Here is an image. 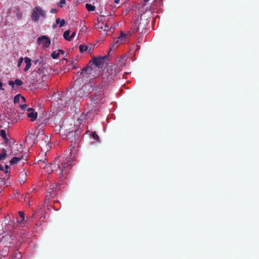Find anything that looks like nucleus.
<instances>
[{
  "instance_id": "obj_45",
  "label": "nucleus",
  "mask_w": 259,
  "mask_h": 259,
  "mask_svg": "<svg viewBox=\"0 0 259 259\" xmlns=\"http://www.w3.org/2000/svg\"><path fill=\"white\" fill-rule=\"evenodd\" d=\"M5 169H9V166L7 165H5Z\"/></svg>"
},
{
  "instance_id": "obj_37",
  "label": "nucleus",
  "mask_w": 259,
  "mask_h": 259,
  "mask_svg": "<svg viewBox=\"0 0 259 259\" xmlns=\"http://www.w3.org/2000/svg\"><path fill=\"white\" fill-rule=\"evenodd\" d=\"M59 54H63L64 53V51L62 50H59L57 52Z\"/></svg>"
},
{
  "instance_id": "obj_25",
  "label": "nucleus",
  "mask_w": 259,
  "mask_h": 259,
  "mask_svg": "<svg viewBox=\"0 0 259 259\" xmlns=\"http://www.w3.org/2000/svg\"><path fill=\"white\" fill-rule=\"evenodd\" d=\"M0 136H1L3 138H5V137L7 136L6 131L4 130H1L0 131Z\"/></svg>"
},
{
  "instance_id": "obj_22",
  "label": "nucleus",
  "mask_w": 259,
  "mask_h": 259,
  "mask_svg": "<svg viewBox=\"0 0 259 259\" xmlns=\"http://www.w3.org/2000/svg\"><path fill=\"white\" fill-rule=\"evenodd\" d=\"M20 97H21L20 94H18L15 96L14 99V101L15 103H18L19 102Z\"/></svg>"
},
{
  "instance_id": "obj_10",
  "label": "nucleus",
  "mask_w": 259,
  "mask_h": 259,
  "mask_svg": "<svg viewBox=\"0 0 259 259\" xmlns=\"http://www.w3.org/2000/svg\"><path fill=\"white\" fill-rule=\"evenodd\" d=\"M25 62L26 63V66L24 69V71H27L29 69L31 66V59L28 57H25L24 58Z\"/></svg>"
},
{
  "instance_id": "obj_46",
  "label": "nucleus",
  "mask_w": 259,
  "mask_h": 259,
  "mask_svg": "<svg viewBox=\"0 0 259 259\" xmlns=\"http://www.w3.org/2000/svg\"><path fill=\"white\" fill-rule=\"evenodd\" d=\"M53 28H55L57 27V24H54L53 26Z\"/></svg>"
},
{
  "instance_id": "obj_29",
  "label": "nucleus",
  "mask_w": 259,
  "mask_h": 259,
  "mask_svg": "<svg viewBox=\"0 0 259 259\" xmlns=\"http://www.w3.org/2000/svg\"><path fill=\"white\" fill-rule=\"evenodd\" d=\"M26 177V173L22 171H21L19 174V178L21 179V177H24V179H25V178Z\"/></svg>"
},
{
  "instance_id": "obj_32",
  "label": "nucleus",
  "mask_w": 259,
  "mask_h": 259,
  "mask_svg": "<svg viewBox=\"0 0 259 259\" xmlns=\"http://www.w3.org/2000/svg\"><path fill=\"white\" fill-rule=\"evenodd\" d=\"M23 61V58L22 57L20 58L18 62V67H19Z\"/></svg>"
},
{
  "instance_id": "obj_27",
  "label": "nucleus",
  "mask_w": 259,
  "mask_h": 259,
  "mask_svg": "<svg viewBox=\"0 0 259 259\" xmlns=\"http://www.w3.org/2000/svg\"><path fill=\"white\" fill-rule=\"evenodd\" d=\"M92 136L94 139L98 141L99 137L96 132L92 133Z\"/></svg>"
},
{
  "instance_id": "obj_43",
  "label": "nucleus",
  "mask_w": 259,
  "mask_h": 259,
  "mask_svg": "<svg viewBox=\"0 0 259 259\" xmlns=\"http://www.w3.org/2000/svg\"><path fill=\"white\" fill-rule=\"evenodd\" d=\"M114 3L117 4L119 3V0H114Z\"/></svg>"
},
{
  "instance_id": "obj_19",
  "label": "nucleus",
  "mask_w": 259,
  "mask_h": 259,
  "mask_svg": "<svg viewBox=\"0 0 259 259\" xmlns=\"http://www.w3.org/2000/svg\"><path fill=\"white\" fill-rule=\"evenodd\" d=\"M79 51L81 53H83V52L87 51V50L88 49V46H87L85 45H80L79 46Z\"/></svg>"
},
{
  "instance_id": "obj_41",
  "label": "nucleus",
  "mask_w": 259,
  "mask_h": 259,
  "mask_svg": "<svg viewBox=\"0 0 259 259\" xmlns=\"http://www.w3.org/2000/svg\"><path fill=\"white\" fill-rule=\"evenodd\" d=\"M84 117V115H81L80 118L79 119L80 120H82L83 118Z\"/></svg>"
},
{
  "instance_id": "obj_3",
  "label": "nucleus",
  "mask_w": 259,
  "mask_h": 259,
  "mask_svg": "<svg viewBox=\"0 0 259 259\" xmlns=\"http://www.w3.org/2000/svg\"><path fill=\"white\" fill-rule=\"evenodd\" d=\"M101 75L103 80L99 85V88L102 89L107 85L108 82L115 79L116 74L113 73V70L111 67L108 66L107 68H104Z\"/></svg>"
},
{
  "instance_id": "obj_42",
  "label": "nucleus",
  "mask_w": 259,
  "mask_h": 259,
  "mask_svg": "<svg viewBox=\"0 0 259 259\" xmlns=\"http://www.w3.org/2000/svg\"><path fill=\"white\" fill-rule=\"evenodd\" d=\"M20 98L23 100V101H24V102L26 101V99L23 96H21Z\"/></svg>"
},
{
  "instance_id": "obj_49",
  "label": "nucleus",
  "mask_w": 259,
  "mask_h": 259,
  "mask_svg": "<svg viewBox=\"0 0 259 259\" xmlns=\"http://www.w3.org/2000/svg\"><path fill=\"white\" fill-rule=\"evenodd\" d=\"M149 0H144V1L146 3V2H148Z\"/></svg>"
},
{
  "instance_id": "obj_16",
  "label": "nucleus",
  "mask_w": 259,
  "mask_h": 259,
  "mask_svg": "<svg viewBox=\"0 0 259 259\" xmlns=\"http://www.w3.org/2000/svg\"><path fill=\"white\" fill-rule=\"evenodd\" d=\"M85 8L89 12L94 11L95 10V7L94 6H92L91 4H85Z\"/></svg>"
},
{
  "instance_id": "obj_31",
  "label": "nucleus",
  "mask_w": 259,
  "mask_h": 259,
  "mask_svg": "<svg viewBox=\"0 0 259 259\" xmlns=\"http://www.w3.org/2000/svg\"><path fill=\"white\" fill-rule=\"evenodd\" d=\"M41 59H36L34 61H33V63L35 64V65H39L40 63H41Z\"/></svg>"
},
{
  "instance_id": "obj_17",
  "label": "nucleus",
  "mask_w": 259,
  "mask_h": 259,
  "mask_svg": "<svg viewBox=\"0 0 259 259\" xmlns=\"http://www.w3.org/2000/svg\"><path fill=\"white\" fill-rule=\"evenodd\" d=\"M70 32V31L69 30H66L64 32L63 37L65 38V39L70 41V38H69Z\"/></svg>"
},
{
  "instance_id": "obj_4",
  "label": "nucleus",
  "mask_w": 259,
  "mask_h": 259,
  "mask_svg": "<svg viewBox=\"0 0 259 259\" xmlns=\"http://www.w3.org/2000/svg\"><path fill=\"white\" fill-rule=\"evenodd\" d=\"M38 133L39 132H37L36 134V142L39 143V145L42 150H49L51 147L49 137L43 133L38 134Z\"/></svg>"
},
{
  "instance_id": "obj_48",
  "label": "nucleus",
  "mask_w": 259,
  "mask_h": 259,
  "mask_svg": "<svg viewBox=\"0 0 259 259\" xmlns=\"http://www.w3.org/2000/svg\"><path fill=\"white\" fill-rule=\"evenodd\" d=\"M36 213V212H34L32 215V216L31 217V218L33 217L34 216V215Z\"/></svg>"
},
{
  "instance_id": "obj_7",
  "label": "nucleus",
  "mask_w": 259,
  "mask_h": 259,
  "mask_svg": "<svg viewBox=\"0 0 259 259\" xmlns=\"http://www.w3.org/2000/svg\"><path fill=\"white\" fill-rule=\"evenodd\" d=\"M38 44H42L45 48H48L51 44V40L49 37L46 35L39 36L37 39Z\"/></svg>"
},
{
  "instance_id": "obj_8",
  "label": "nucleus",
  "mask_w": 259,
  "mask_h": 259,
  "mask_svg": "<svg viewBox=\"0 0 259 259\" xmlns=\"http://www.w3.org/2000/svg\"><path fill=\"white\" fill-rule=\"evenodd\" d=\"M91 100L93 101L94 103L98 104L101 103L104 98V94L102 92H99L98 93H96V95H91Z\"/></svg>"
},
{
  "instance_id": "obj_23",
  "label": "nucleus",
  "mask_w": 259,
  "mask_h": 259,
  "mask_svg": "<svg viewBox=\"0 0 259 259\" xmlns=\"http://www.w3.org/2000/svg\"><path fill=\"white\" fill-rule=\"evenodd\" d=\"M59 55H60L59 54V53L58 52H56V51L54 52L51 54V56L54 59L58 58Z\"/></svg>"
},
{
  "instance_id": "obj_50",
  "label": "nucleus",
  "mask_w": 259,
  "mask_h": 259,
  "mask_svg": "<svg viewBox=\"0 0 259 259\" xmlns=\"http://www.w3.org/2000/svg\"><path fill=\"white\" fill-rule=\"evenodd\" d=\"M40 124H41V123H40V120H39V123H38V125H40Z\"/></svg>"
},
{
  "instance_id": "obj_14",
  "label": "nucleus",
  "mask_w": 259,
  "mask_h": 259,
  "mask_svg": "<svg viewBox=\"0 0 259 259\" xmlns=\"http://www.w3.org/2000/svg\"><path fill=\"white\" fill-rule=\"evenodd\" d=\"M56 23L57 24H59V27H63L65 24V21L64 19L61 20L60 18H57L56 20Z\"/></svg>"
},
{
  "instance_id": "obj_13",
  "label": "nucleus",
  "mask_w": 259,
  "mask_h": 259,
  "mask_svg": "<svg viewBox=\"0 0 259 259\" xmlns=\"http://www.w3.org/2000/svg\"><path fill=\"white\" fill-rule=\"evenodd\" d=\"M22 159V157H14L10 161L11 164L13 165L18 163Z\"/></svg>"
},
{
  "instance_id": "obj_21",
  "label": "nucleus",
  "mask_w": 259,
  "mask_h": 259,
  "mask_svg": "<svg viewBox=\"0 0 259 259\" xmlns=\"http://www.w3.org/2000/svg\"><path fill=\"white\" fill-rule=\"evenodd\" d=\"M12 257L14 259V258H20L21 257V255L20 254L19 252H14L13 253L12 255Z\"/></svg>"
},
{
  "instance_id": "obj_35",
  "label": "nucleus",
  "mask_w": 259,
  "mask_h": 259,
  "mask_svg": "<svg viewBox=\"0 0 259 259\" xmlns=\"http://www.w3.org/2000/svg\"><path fill=\"white\" fill-rule=\"evenodd\" d=\"M75 34H76V32H73L71 34V36L69 37L70 41L71 40V39H72V38H73V37H75Z\"/></svg>"
},
{
  "instance_id": "obj_2",
  "label": "nucleus",
  "mask_w": 259,
  "mask_h": 259,
  "mask_svg": "<svg viewBox=\"0 0 259 259\" xmlns=\"http://www.w3.org/2000/svg\"><path fill=\"white\" fill-rule=\"evenodd\" d=\"M99 69L96 67L91 65L84 68L78 72V74L81 78L82 81L85 80V82L88 81V79L91 80L96 77L98 75Z\"/></svg>"
},
{
  "instance_id": "obj_9",
  "label": "nucleus",
  "mask_w": 259,
  "mask_h": 259,
  "mask_svg": "<svg viewBox=\"0 0 259 259\" xmlns=\"http://www.w3.org/2000/svg\"><path fill=\"white\" fill-rule=\"evenodd\" d=\"M28 111H30V112L28 113L27 116L29 118H31V120L32 121H34L37 118V113L33 112V109H32L31 108H29L28 109Z\"/></svg>"
},
{
  "instance_id": "obj_20",
  "label": "nucleus",
  "mask_w": 259,
  "mask_h": 259,
  "mask_svg": "<svg viewBox=\"0 0 259 259\" xmlns=\"http://www.w3.org/2000/svg\"><path fill=\"white\" fill-rule=\"evenodd\" d=\"M118 44H120V40L118 39V38L117 37L113 41V44L112 45V48H113V49L116 48L117 47Z\"/></svg>"
},
{
  "instance_id": "obj_34",
  "label": "nucleus",
  "mask_w": 259,
  "mask_h": 259,
  "mask_svg": "<svg viewBox=\"0 0 259 259\" xmlns=\"http://www.w3.org/2000/svg\"><path fill=\"white\" fill-rule=\"evenodd\" d=\"M8 83L10 85L12 86V87L13 88L15 84V82H14L12 80H10L9 81Z\"/></svg>"
},
{
  "instance_id": "obj_12",
  "label": "nucleus",
  "mask_w": 259,
  "mask_h": 259,
  "mask_svg": "<svg viewBox=\"0 0 259 259\" xmlns=\"http://www.w3.org/2000/svg\"><path fill=\"white\" fill-rule=\"evenodd\" d=\"M142 23L141 22H139L138 24V23H136V28L134 29V32H139L140 31V28H142V31H141V33H142L144 31V28L142 27Z\"/></svg>"
},
{
  "instance_id": "obj_6",
  "label": "nucleus",
  "mask_w": 259,
  "mask_h": 259,
  "mask_svg": "<svg viewBox=\"0 0 259 259\" xmlns=\"http://www.w3.org/2000/svg\"><path fill=\"white\" fill-rule=\"evenodd\" d=\"M107 58V56L97 58L94 57L90 61V63H91V65H92L99 69L100 67H103L105 60Z\"/></svg>"
},
{
  "instance_id": "obj_26",
  "label": "nucleus",
  "mask_w": 259,
  "mask_h": 259,
  "mask_svg": "<svg viewBox=\"0 0 259 259\" xmlns=\"http://www.w3.org/2000/svg\"><path fill=\"white\" fill-rule=\"evenodd\" d=\"M65 3V0H60L59 3L58 4V6L60 8H63V5H64Z\"/></svg>"
},
{
  "instance_id": "obj_1",
  "label": "nucleus",
  "mask_w": 259,
  "mask_h": 259,
  "mask_svg": "<svg viewBox=\"0 0 259 259\" xmlns=\"http://www.w3.org/2000/svg\"><path fill=\"white\" fill-rule=\"evenodd\" d=\"M64 158V157L59 156L56 157L52 163L46 164L44 166V168H47L48 171L50 170V172L52 171H58V175L60 178H63V177L67 175L68 170L70 168V164L67 161L66 162H61V160Z\"/></svg>"
},
{
  "instance_id": "obj_24",
  "label": "nucleus",
  "mask_w": 259,
  "mask_h": 259,
  "mask_svg": "<svg viewBox=\"0 0 259 259\" xmlns=\"http://www.w3.org/2000/svg\"><path fill=\"white\" fill-rule=\"evenodd\" d=\"M23 81L19 79H17L15 80V84L17 85L21 86L23 84Z\"/></svg>"
},
{
  "instance_id": "obj_36",
  "label": "nucleus",
  "mask_w": 259,
  "mask_h": 259,
  "mask_svg": "<svg viewBox=\"0 0 259 259\" xmlns=\"http://www.w3.org/2000/svg\"><path fill=\"white\" fill-rule=\"evenodd\" d=\"M4 141H5V143L6 144H8L10 142H9V140L7 138V137H5V138H3Z\"/></svg>"
},
{
  "instance_id": "obj_18",
  "label": "nucleus",
  "mask_w": 259,
  "mask_h": 259,
  "mask_svg": "<svg viewBox=\"0 0 259 259\" xmlns=\"http://www.w3.org/2000/svg\"><path fill=\"white\" fill-rule=\"evenodd\" d=\"M6 156H7V154H6V149L3 148L2 149V153L0 154V160H2L4 159L6 157Z\"/></svg>"
},
{
  "instance_id": "obj_40",
  "label": "nucleus",
  "mask_w": 259,
  "mask_h": 259,
  "mask_svg": "<svg viewBox=\"0 0 259 259\" xmlns=\"http://www.w3.org/2000/svg\"><path fill=\"white\" fill-rule=\"evenodd\" d=\"M2 86H3V83L2 82V81L0 80V89L1 90H4L3 88H2Z\"/></svg>"
},
{
  "instance_id": "obj_38",
  "label": "nucleus",
  "mask_w": 259,
  "mask_h": 259,
  "mask_svg": "<svg viewBox=\"0 0 259 259\" xmlns=\"http://www.w3.org/2000/svg\"><path fill=\"white\" fill-rule=\"evenodd\" d=\"M21 107L22 109H25L27 107V105L26 104L22 105L21 106Z\"/></svg>"
},
{
  "instance_id": "obj_30",
  "label": "nucleus",
  "mask_w": 259,
  "mask_h": 259,
  "mask_svg": "<svg viewBox=\"0 0 259 259\" xmlns=\"http://www.w3.org/2000/svg\"><path fill=\"white\" fill-rule=\"evenodd\" d=\"M19 214L20 217L22 218V220L21 221V222L22 221L24 220V213L23 211H20L19 212Z\"/></svg>"
},
{
  "instance_id": "obj_47",
  "label": "nucleus",
  "mask_w": 259,
  "mask_h": 259,
  "mask_svg": "<svg viewBox=\"0 0 259 259\" xmlns=\"http://www.w3.org/2000/svg\"><path fill=\"white\" fill-rule=\"evenodd\" d=\"M5 173H6V174H7V173H8V169H5Z\"/></svg>"
},
{
  "instance_id": "obj_33",
  "label": "nucleus",
  "mask_w": 259,
  "mask_h": 259,
  "mask_svg": "<svg viewBox=\"0 0 259 259\" xmlns=\"http://www.w3.org/2000/svg\"><path fill=\"white\" fill-rule=\"evenodd\" d=\"M58 10L56 9H52L50 11V12L53 14H55L58 12Z\"/></svg>"
},
{
  "instance_id": "obj_51",
  "label": "nucleus",
  "mask_w": 259,
  "mask_h": 259,
  "mask_svg": "<svg viewBox=\"0 0 259 259\" xmlns=\"http://www.w3.org/2000/svg\"><path fill=\"white\" fill-rule=\"evenodd\" d=\"M44 121H46V122H45V124H46L47 123V120L46 119H44Z\"/></svg>"
},
{
  "instance_id": "obj_28",
  "label": "nucleus",
  "mask_w": 259,
  "mask_h": 259,
  "mask_svg": "<svg viewBox=\"0 0 259 259\" xmlns=\"http://www.w3.org/2000/svg\"><path fill=\"white\" fill-rule=\"evenodd\" d=\"M104 27V31H108L110 30V27L107 24L104 23V25H103Z\"/></svg>"
},
{
  "instance_id": "obj_11",
  "label": "nucleus",
  "mask_w": 259,
  "mask_h": 259,
  "mask_svg": "<svg viewBox=\"0 0 259 259\" xmlns=\"http://www.w3.org/2000/svg\"><path fill=\"white\" fill-rule=\"evenodd\" d=\"M103 25H104V23L102 22L101 20H99V19H98V22L97 23L95 24V26L97 29H98L99 30H104Z\"/></svg>"
},
{
  "instance_id": "obj_39",
  "label": "nucleus",
  "mask_w": 259,
  "mask_h": 259,
  "mask_svg": "<svg viewBox=\"0 0 259 259\" xmlns=\"http://www.w3.org/2000/svg\"><path fill=\"white\" fill-rule=\"evenodd\" d=\"M4 167L3 165H0V170H4Z\"/></svg>"
},
{
  "instance_id": "obj_44",
  "label": "nucleus",
  "mask_w": 259,
  "mask_h": 259,
  "mask_svg": "<svg viewBox=\"0 0 259 259\" xmlns=\"http://www.w3.org/2000/svg\"><path fill=\"white\" fill-rule=\"evenodd\" d=\"M23 177L21 178V179H22V180L20 179V181L21 182H23V183H24V181H25V180L23 179Z\"/></svg>"
},
{
  "instance_id": "obj_15",
  "label": "nucleus",
  "mask_w": 259,
  "mask_h": 259,
  "mask_svg": "<svg viewBox=\"0 0 259 259\" xmlns=\"http://www.w3.org/2000/svg\"><path fill=\"white\" fill-rule=\"evenodd\" d=\"M126 35L123 33L122 32H121L120 35L118 37V39L120 40V43L122 44L125 41Z\"/></svg>"
},
{
  "instance_id": "obj_5",
  "label": "nucleus",
  "mask_w": 259,
  "mask_h": 259,
  "mask_svg": "<svg viewBox=\"0 0 259 259\" xmlns=\"http://www.w3.org/2000/svg\"><path fill=\"white\" fill-rule=\"evenodd\" d=\"M46 16L45 11L39 6L35 7L32 11L31 17L33 22L38 21L39 18L41 17L45 18Z\"/></svg>"
}]
</instances>
